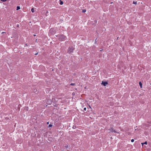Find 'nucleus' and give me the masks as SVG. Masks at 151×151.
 Wrapping results in <instances>:
<instances>
[{"label":"nucleus","mask_w":151,"mask_h":151,"mask_svg":"<svg viewBox=\"0 0 151 151\" xmlns=\"http://www.w3.org/2000/svg\"><path fill=\"white\" fill-rule=\"evenodd\" d=\"M59 39H60V40L61 41H63L64 40L65 38V37L63 35H59Z\"/></svg>","instance_id":"1"},{"label":"nucleus","mask_w":151,"mask_h":151,"mask_svg":"<svg viewBox=\"0 0 151 151\" xmlns=\"http://www.w3.org/2000/svg\"><path fill=\"white\" fill-rule=\"evenodd\" d=\"M107 82H104L102 81L101 83V84L103 85L104 86H106L107 84H108Z\"/></svg>","instance_id":"2"},{"label":"nucleus","mask_w":151,"mask_h":151,"mask_svg":"<svg viewBox=\"0 0 151 151\" xmlns=\"http://www.w3.org/2000/svg\"><path fill=\"white\" fill-rule=\"evenodd\" d=\"M109 130L110 131V132H116L114 130L112 129H109Z\"/></svg>","instance_id":"3"},{"label":"nucleus","mask_w":151,"mask_h":151,"mask_svg":"<svg viewBox=\"0 0 151 151\" xmlns=\"http://www.w3.org/2000/svg\"><path fill=\"white\" fill-rule=\"evenodd\" d=\"M139 84L140 85V88H142V83L141 82H139Z\"/></svg>","instance_id":"4"},{"label":"nucleus","mask_w":151,"mask_h":151,"mask_svg":"<svg viewBox=\"0 0 151 151\" xmlns=\"http://www.w3.org/2000/svg\"><path fill=\"white\" fill-rule=\"evenodd\" d=\"M72 128L73 129H75L76 128V127L75 126L73 125L72 126Z\"/></svg>","instance_id":"5"},{"label":"nucleus","mask_w":151,"mask_h":151,"mask_svg":"<svg viewBox=\"0 0 151 151\" xmlns=\"http://www.w3.org/2000/svg\"><path fill=\"white\" fill-rule=\"evenodd\" d=\"M60 5H62L63 4V1H61V0H60Z\"/></svg>","instance_id":"6"},{"label":"nucleus","mask_w":151,"mask_h":151,"mask_svg":"<svg viewBox=\"0 0 151 151\" xmlns=\"http://www.w3.org/2000/svg\"><path fill=\"white\" fill-rule=\"evenodd\" d=\"M20 9V7L19 6H17V10H18L19 9Z\"/></svg>","instance_id":"7"},{"label":"nucleus","mask_w":151,"mask_h":151,"mask_svg":"<svg viewBox=\"0 0 151 151\" xmlns=\"http://www.w3.org/2000/svg\"><path fill=\"white\" fill-rule=\"evenodd\" d=\"M31 11L32 12H34V9L33 8H32V9H31Z\"/></svg>","instance_id":"8"},{"label":"nucleus","mask_w":151,"mask_h":151,"mask_svg":"<svg viewBox=\"0 0 151 151\" xmlns=\"http://www.w3.org/2000/svg\"><path fill=\"white\" fill-rule=\"evenodd\" d=\"M86 10H85V9L83 10V11H82V12H83V13H85V12H86Z\"/></svg>","instance_id":"9"},{"label":"nucleus","mask_w":151,"mask_h":151,"mask_svg":"<svg viewBox=\"0 0 151 151\" xmlns=\"http://www.w3.org/2000/svg\"><path fill=\"white\" fill-rule=\"evenodd\" d=\"M52 125H51V124H49V126H48V127H52Z\"/></svg>","instance_id":"10"},{"label":"nucleus","mask_w":151,"mask_h":151,"mask_svg":"<svg viewBox=\"0 0 151 151\" xmlns=\"http://www.w3.org/2000/svg\"><path fill=\"white\" fill-rule=\"evenodd\" d=\"M49 101H49L50 102V103H48V104H51L52 103V101H51V100H50Z\"/></svg>","instance_id":"11"},{"label":"nucleus","mask_w":151,"mask_h":151,"mask_svg":"<svg viewBox=\"0 0 151 151\" xmlns=\"http://www.w3.org/2000/svg\"><path fill=\"white\" fill-rule=\"evenodd\" d=\"M1 1L3 2H5L7 0H1Z\"/></svg>","instance_id":"12"},{"label":"nucleus","mask_w":151,"mask_h":151,"mask_svg":"<svg viewBox=\"0 0 151 151\" xmlns=\"http://www.w3.org/2000/svg\"><path fill=\"white\" fill-rule=\"evenodd\" d=\"M133 3L134 4H137V3L136 2H135L134 1H133Z\"/></svg>","instance_id":"13"},{"label":"nucleus","mask_w":151,"mask_h":151,"mask_svg":"<svg viewBox=\"0 0 151 151\" xmlns=\"http://www.w3.org/2000/svg\"><path fill=\"white\" fill-rule=\"evenodd\" d=\"M144 143L145 144L147 145V142L146 141L145 142H144Z\"/></svg>","instance_id":"14"},{"label":"nucleus","mask_w":151,"mask_h":151,"mask_svg":"<svg viewBox=\"0 0 151 151\" xmlns=\"http://www.w3.org/2000/svg\"><path fill=\"white\" fill-rule=\"evenodd\" d=\"M134 139H132L131 140V141L132 142H134Z\"/></svg>","instance_id":"15"},{"label":"nucleus","mask_w":151,"mask_h":151,"mask_svg":"<svg viewBox=\"0 0 151 151\" xmlns=\"http://www.w3.org/2000/svg\"><path fill=\"white\" fill-rule=\"evenodd\" d=\"M70 85L72 86H73V85H75V84L74 83H71L70 84Z\"/></svg>","instance_id":"16"},{"label":"nucleus","mask_w":151,"mask_h":151,"mask_svg":"<svg viewBox=\"0 0 151 151\" xmlns=\"http://www.w3.org/2000/svg\"><path fill=\"white\" fill-rule=\"evenodd\" d=\"M84 110L86 111V107L84 108Z\"/></svg>","instance_id":"17"},{"label":"nucleus","mask_w":151,"mask_h":151,"mask_svg":"<svg viewBox=\"0 0 151 151\" xmlns=\"http://www.w3.org/2000/svg\"><path fill=\"white\" fill-rule=\"evenodd\" d=\"M141 144H142V145L143 146V144H144V143H142Z\"/></svg>","instance_id":"18"},{"label":"nucleus","mask_w":151,"mask_h":151,"mask_svg":"<svg viewBox=\"0 0 151 151\" xmlns=\"http://www.w3.org/2000/svg\"><path fill=\"white\" fill-rule=\"evenodd\" d=\"M47 103L48 104V103H50V102H49V101H47Z\"/></svg>","instance_id":"19"},{"label":"nucleus","mask_w":151,"mask_h":151,"mask_svg":"<svg viewBox=\"0 0 151 151\" xmlns=\"http://www.w3.org/2000/svg\"><path fill=\"white\" fill-rule=\"evenodd\" d=\"M89 108H91V106H90L89 105Z\"/></svg>","instance_id":"20"},{"label":"nucleus","mask_w":151,"mask_h":151,"mask_svg":"<svg viewBox=\"0 0 151 151\" xmlns=\"http://www.w3.org/2000/svg\"><path fill=\"white\" fill-rule=\"evenodd\" d=\"M65 147H66V148H67V147H68V145H67V146H66Z\"/></svg>","instance_id":"21"},{"label":"nucleus","mask_w":151,"mask_h":151,"mask_svg":"<svg viewBox=\"0 0 151 151\" xmlns=\"http://www.w3.org/2000/svg\"><path fill=\"white\" fill-rule=\"evenodd\" d=\"M37 53H36V54H35V55H37Z\"/></svg>","instance_id":"22"},{"label":"nucleus","mask_w":151,"mask_h":151,"mask_svg":"<svg viewBox=\"0 0 151 151\" xmlns=\"http://www.w3.org/2000/svg\"><path fill=\"white\" fill-rule=\"evenodd\" d=\"M73 49H72V50H71V52L72 51H73Z\"/></svg>","instance_id":"23"},{"label":"nucleus","mask_w":151,"mask_h":151,"mask_svg":"<svg viewBox=\"0 0 151 151\" xmlns=\"http://www.w3.org/2000/svg\"><path fill=\"white\" fill-rule=\"evenodd\" d=\"M47 124H49V122H47Z\"/></svg>","instance_id":"24"}]
</instances>
